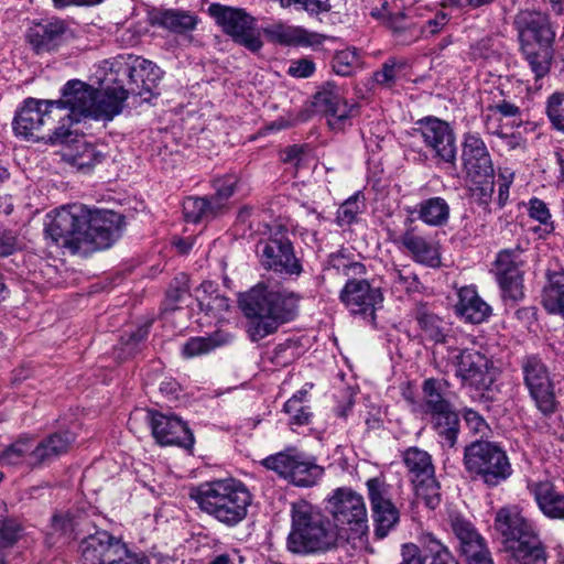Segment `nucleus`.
Returning a JSON list of instances; mask_svg holds the SVG:
<instances>
[{"mask_svg":"<svg viewBox=\"0 0 564 564\" xmlns=\"http://www.w3.org/2000/svg\"><path fill=\"white\" fill-rule=\"evenodd\" d=\"M291 525L286 551L296 556H317L349 542L346 531L337 528L319 507L306 500L291 505Z\"/></svg>","mask_w":564,"mask_h":564,"instance_id":"obj_1","label":"nucleus"},{"mask_svg":"<svg viewBox=\"0 0 564 564\" xmlns=\"http://www.w3.org/2000/svg\"><path fill=\"white\" fill-rule=\"evenodd\" d=\"M199 509L227 527L240 523L251 503V494L239 480L217 479L200 484L191 492Z\"/></svg>","mask_w":564,"mask_h":564,"instance_id":"obj_2","label":"nucleus"},{"mask_svg":"<svg viewBox=\"0 0 564 564\" xmlns=\"http://www.w3.org/2000/svg\"><path fill=\"white\" fill-rule=\"evenodd\" d=\"M334 268L350 276L340 291L339 299L354 315H360L373 323L376 310L382 303V294L379 289L372 288L365 279H356L366 273V267L361 262L351 261L345 256L336 254L330 259Z\"/></svg>","mask_w":564,"mask_h":564,"instance_id":"obj_3","label":"nucleus"},{"mask_svg":"<svg viewBox=\"0 0 564 564\" xmlns=\"http://www.w3.org/2000/svg\"><path fill=\"white\" fill-rule=\"evenodd\" d=\"M463 462L466 471L488 487H497L512 475L506 451L495 442H471L465 447Z\"/></svg>","mask_w":564,"mask_h":564,"instance_id":"obj_4","label":"nucleus"},{"mask_svg":"<svg viewBox=\"0 0 564 564\" xmlns=\"http://www.w3.org/2000/svg\"><path fill=\"white\" fill-rule=\"evenodd\" d=\"M412 142L410 143L406 155L417 154L414 160L425 162L426 153L416 150V142L422 141L431 150L433 158L440 162L455 164L457 156L456 137L448 122L436 117H425L416 122V127L411 132Z\"/></svg>","mask_w":564,"mask_h":564,"instance_id":"obj_5","label":"nucleus"},{"mask_svg":"<svg viewBox=\"0 0 564 564\" xmlns=\"http://www.w3.org/2000/svg\"><path fill=\"white\" fill-rule=\"evenodd\" d=\"M332 522L346 531L350 540L362 538L369 530L365 498L351 487H338L326 498Z\"/></svg>","mask_w":564,"mask_h":564,"instance_id":"obj_6","label":"nucleus"},{"mask_svg":"<svg viewBox=\"0 0 564 564\" xmlns=\"http://www.w3.org/2000/svg\"><path fill=\"white\" fill-rule=\"evenodd\" d=\"M262 466L273 470L289 484L300 488L316 486L325 474V468L316 463L314 456L295 447L265 457Z\"/></svg>","mask_w":564,"mask_h":564,"instance_id":"obj_7","label":"nucleus"},{"mask_svg":"<svg viewBox=\"0 0 564 564\" xmlns=\"http://www.w3.org/2000/svg\"><path fill=\"white\" fill-rule=\"evenodd\" d=\"M46 237L57 247L72 253L82 252L85 247V225L89 220V209L83 205L62 206L47 214Z\"/></svg>","mask_w":564,"mask_h":564,"instance_id":"obj_8","label":"nucleus"},{"mask_svg":"<svg viewBox=\"0 0 564 564\" xmlns=\"http://www.w3.org/2000/svg\"><path fill=\"white\" fill-rule=\"evenodd\" d=\"M79 552L84 564H151L143 553L131 552L121 539L105 530L83 538Z\"/></svg>","mask_w":564,"mask_h":564,"instance_id":"obj_9","label":"nucleus"},{"mask_svg":"<svg viewBox=\"0 0 564 564\" xmlns=\"http://www.w3.org/2000/svg\"><path fill=\"white\" fill-rule=\"evenodd\" d=\"M454 365L455 375L462 384L474 389L481 398L489 399L498 391L496 382L500 370L486 355L466 348L454 356Z\"/></svg>","mask_w":564,"mask_h":564,"instance_id":"obj_10","label":"nucleus"},{"mask_svg":"<svg viewBox=\"0 0 564 564\" xmlns=\"http://www.w3.org/2000/svg\"><path fill=\"white\" fill-rule=\"evenodd\" d=\"M402 460L416 499L427 508L435 509L441 502V486L435 477L432 456L426 451L412 446L402 453Z\"/></svg>","mask_w":564,"mask_h":564,"instance_id":"obj_11","label":"nucleus"},{"mask_svg":"<svg viewBox=\"0 0 564 564\" xmlns=\"http://www.w3.org/2000/svg\"><path fill=\"white\" fill-rule=\"evenodd\" d=\"M523 384L535 408L544 416L557 411L558 402L550 370L538 355H527L520 364Z\"/></svg>","mask_w":564,"mask_h":564,"instance_id":"obj_12","label":"nucleus"},{"mask_svg":"<svg viewBox=\"0 0 564 564\" xmlns=\"http://www.w3.org/2000/svg\"><path fill=\"white\" fill-rule=\"evenodd\" d=\"M444 383L437 379H426L423 382V410L432 415L437 434L445 444L453 447L457 440L458 416L452 410L451 403L443 397Z\"/></svg>","mask_w":564,"mask_h":564,"instance_id":"obj_13","label":"nucleus"},{"mask_svg":"<svg viewBox=\"0 0 564 564\" xmlns=\"http://www.w3.org/2000/svg\"><path fill=\"white\" fill-rule=\"evenodd\" d=\"M208 12L236 43L251 52H258L262 47V41L254 29V19L246 10L213 3Z\"/></svg>","mask_w":564,"mask_h":564,"instance_id":"obj_14","label":"nucleus"},{"mask_svg":"<svg viewBox=\"0 0 564 564\" xmlns=\"http://www.w3.org/2000/svg\"><path fill=\"white\" fill-rule=\"evenodd\" d=\"M249 297V311L260 310L275 318L281 325L293 321L299 314L300 295L288 290H272L258 284L245 293Z\"/></svg>","mask_w":564,"mask_h":564,"instance_id":"obj_15","label":"nucleus"},{"mask_svg":"<svg viewBox=\"0 0 564 564\" xmlns=\"http://www.w3.org/2000/svg\"><path fill=\"white\" fill-rule=\"evenodd\" d=\"M261 264L269 270L286 275H300L302 264L295 257L290 239L283 234H275L257 245Z\"/></svg>","mask_w":564,"mask_h":564,"instance_id":"obj_16","label":"nucleus"},{"mask_svg":"<svg viewBox=\"0 0 564 564\" xmlns=\"http://www.w3.org/2000/svg\"><path fill=\"white\" fill-rule=\"evenodd\" d=\"M520 45H538L550 50L554 43L556 31L550 17L541 11L521 10L513 20Z\"/></svg>","mask_w":564,"mask_h":564,"instance_id":"obj_17","label":"nucleus"},{"mask_svg":"<svg viewBox=\"0 0 564 564\" xmlns=\"http://www.w3.org/2000/svg\"><path fill=\"white\" fill-rule=\"evenodd\" d=\"M94 90L84 82L73 79L65 84L62 96L58 100H51L48 106L57 111L59 119L80 121L82 118L90 117L94 105Z\"/></svg>","mask_w":564,"mask_h":564,"instance_id":"obj_18","label":"nucleus"},{"mask_svg":"<svg viewBox=\"0 0 564 564\" xmlns=\"http://www.w3.org/2000/svg\"><path fill=\"white\" fill-rule=\"evenodd\" d=\"M51 100L26 99L17 111L12 126L15 134L26 140H45L43 127L52 117H58L57 111L48 102Z\"/></svg>","mask_w":564,"mask_h":564,"instance_id":"obj_19","label":"nucleus"},{"mask_svg":"<svg viewBox=\"0 0 564 564\" xmlns=\"http://www.w3.org/2000/svg\"><path fill=\"white\" fill-rule=\"evenodd\" d=\"M122 217L111 210H89L82 252L109 248L121 235Z\"/></svg>","mask_w":564,"mask_h":564,"instance_id":"obj_20","label":"nucleus"},{"mask_svg":"<svg viewBox=\"0 0 564 564\" xmlns=\"http://www.w3.org/2000/svg\"><path fill=\"white\" fill-rule=\"evenodd\" d=\"M462 166L469 182H480L495 177L491 155L478 133L464 134L462 143Z\"/></svg>","mask_w":564,"mask_h":564,"instance_id":"obj_21","label":"nucleus"},{"mask_svg":"<svg viewBox=\"0 0 564 564\" xmlns=\"http://www.w3.org/2000/svg\"><path fill=\"white\" fill-rule=\"evenodd\" d=\"M26 39L36 54L52 53L74 39V33L65 21L46 20L29 28Z\"/></svg>","mask_w":564,"mask_h":564,"instance_id":"obj_22","label":"nucleus"},{"mask_svg":"<svg viewBox=\"0 0 564 564\" xmlns=\"http://www.w3.org/2000/svg\"><path fill=\"white\" fill-rule=\"evenodd\" d=\"M148 419L152 435L160 445H177L187 449L194 445L193 433L178 416L148 412Z\"/></svg>","mask_w":564,"mask_h":564,"instance_id":"obj_23","label":"nucleus"},{"mask_svg":"<svg viewBox=\"0 0 564 564\" xmlns=\"http://www.w3.org/2000/svg\"><path fill=\"white\" fill-rule=\"evenodd\" d=\"M495 529L506 549L538 535L533 523L516 506H506L496 512Z\"/></svg>","mask_w":564,"mask_h":564,"instance_id":"obj_24","label":"nucleus"},{"mask_svg":"<svg viewBox=\"0 0 564 564\" xmlns=\"http://www.w3.org/2000/svg\"><path fill=\"white\" fill-rule=\"evenodd\" d=\"M314 105L325 112L327 122L334 130L341 129L354 110L343 97L341 89L332 82H326L315 94Z\"/></svg>","mask_w":564,"mask_h":564,"instance_id":"obj_25","label":"nucleus"},{"mask_svg":"<svg viewBox=\"0 0 564 564\" xmlns=\"http://www.w3.org/2000/svg\"><path fill=\"white\" fill-rule=\"evenodd\" d=\"M123 73L129 77L127 89L130 95L139 96L144 101L151 99L163 75L153 62L140 57L135 58L131 66H124Z\"/></svg>","mask_w":564,"mask_h":564,"instance_id":"obj_26","label":"nucleus"},{"mask_svg":"<svg viewBox=\"0 0 564 564\" xmlns=\"http://www.w3.org/2000/svg\"><path fill=\"white\" fill-rule=\"evenodd\" d=\"M387 12L388 2L384 1L381 9L371 11V15L376 19H383V23L391 30L398 44L410 45L424 34V29L417 25L411 14L404 12L391 14Z\"/></svg>","mask_w":564,"mask_h":564,"instance_id":"obj_27","label":"nucleus"},{"mask_svg":"<svg viewBox=\"0 0 564 564\" xmlns=\"http://www.w3.org/2000/svg\"><path fill=\"white\" fill-rule=\"evenodd\" d=\"M398 242L410 253L415 262L429 267L438 265V248L432 240L420 235L416 227L409 226L399 237Z\"/></svg>","mask_w":564,"mask_h":564,"instance_id":"obj_28","label":"nucleus"},{"mask_svg":"<svg viewBox=\"0 0 564 564\" xmlns=\"http://www.w3.org/2000/svg\"><path fill=\"white\" fill-rule=\"evenodd\" d=\"M528 488L546 518L564 521V492L558 491L549 480L531 482Z\"/></svg>","mask_w":564,"mask_h":564,"instance_id":"obj_29","label":"nucleus"},{"mask_svg":"<svg viewBox=\"0 0 564 564\" xmlns=\"http://www.w3.org/2000/svg\"><path fill=\"white\" fill-rule=\"evenodd\" d=\"M130 93L123 86H111L104 90H94V105L91 106L90 118L99 120H111L122 110L123 102Z\"/></svg>","mask_w":564,"mask_h":564,"instance_id":"obj_30","label":"nucleus"},{"mask_svg":"<svg viewBox=\"0 0 564 564\" xmlns=\"http://www.w3.org/2000/svg\"><path fill=\"white\" fill-rule=\"evenodd\" d=\"M455 311L460 318L471 324L486 322L492 312L491 306L479 296L475 286H464L458 291Z\"/></svg>","mask_w":564,"mask_h":564,"instance_id":"obj_31","label":"nucleus"},{"mask_svg":"<svg viewBox=\"0 0 564 564\" xmlns=\"http://www.w3.org/2000/svg\"><path fill=\"white\" fill-rule=\"evenodd\" d=\"M249 297L242 294L239 299V305L249 319L247 324V332L252 341H259L264 337L275 333L281 325L275 318L269 314L261 312L260 310L252 311L248 310Z\"/></svg>","mask_w":564,"mask_h":564,"instance_id":"obj_32","label":"nucleus"},{"mask_svg":"<svg viewBox=\"0 0 564 564\" xmlns=\"http://www.w3.org/2000/svg\"><path fill=\"white\" fill-rule=\"evenodd\" d=\"M153 25L173 33L183 34L193 31L198 22L195 13L181 9H165L154 12L151 17Z\"/></svg>","mask_w":564,"mask_h":564,"instance_id":"obj_33","label":"nucleus"},{"mask_svg":"<svg viewBox=\"0 0 564 564\" xmlns=\"http://www.w3.org/2000/svg\"><path fill=\"white\" fill-rule=\"evenodd\" d=\"M268 37L276 43L284 45H312L316 43L315 33H311L304 28L276 23L264 30Z\"/></svg>","mask_w":564,"mask_h":564,"instance_id":"obj_34","label":"nucleus"},{"mask_svg":"<svg viewBox=\"0 0 564 564\" xmlns=\"http://www.w3.org/2000/svg\"><path fill=\"white\" fill-rule=\"evenodd\" d=\"M509 564H546L545 549L538 535L506 549Z\"/></svg>","mask_w":564,"mask_h":564,"instance_id":"obj_35","label":"nucleus"},{"mask_svg":"<svg viewBox=\"0 0 564 564\" xmlns=\"http://www.w3.org/2000/svg\"><path fill=\"white\" fill-rule=\"evenodd\" d=\"M451 527L460 543V550L464 555L475 554V550H481L486 546L485 539L478 533L475 527L458 514L451 516Z\"/></svg>","mask_w":564,"mask_h":564,"instance_id":"obj_36","label":"nucleus"},{"mask_svg":"<svg viewBox=\"0 0 564 564\" xmlns=\"http://www.w3.org/2000/svg\"><path fill=\"white\" fill-rule=\"evenodd\" d=\"M547 283L543 289L542 304L552 314L564 317V271H549Z\"/></svg>","mask_w":564,"mask_h":564,"instance_id":"obj_37","label":"nucleus"},{"mask_svg":"<svg viewBox=\"0 0 564 564\" xmlns=\"http://www.w3.org/2000/svg\"><path fill=\"white\" fill-rule=\"evenodd\" d=\"M308 392L305 389L296 391L283 405V413L288 415L291 427L304 426L312 423L314 414L308 404Z\"/></svg>","mask_w":564,"mask_h":564,"instance_id":"obj_38","label":"nucleus"},{"mask_svg":"<svg viewBox=\"0 0 564 564\" xmlns=\"http://www.w3.org/2000/svg\"><path fill=\"white\" fill-rule=\"evenodd\" d=\"M183 214L189 223L208 221L220 215V205L207 197L189 196L183 202Z\"/></svg>","mask_w":564,"mask_h":564,"instance_id":"obj_39","label":"nucleus"},{"mask_svg":"<svg viewBox=\"0 0 564 564\" xmlns=\"http://www.w3.org/2000/svg\"><path fill=\"white\" fill-rule=\"evenodd\" d=\"M415 319L425 338L436 344L445 341L449 328L447 323L437 315L429 312L425 307H419L415 312Z\"/></svg>","mask_w":564,"mask_h":564,"instance_id":"obj_40","label":"nucleus"},{"mask_svg":"<svg viewBox=\"0 0 564 564\" xmlns=\"http://www.w3.org/2000/svg\"><path fill=\"white\" fill-rule=\"evenodd\" d=\"M419 218L430 226H443L449 218V206L442 197H431L416 206Z\"/></svg>","mask_w":564,"mask_h":564,"instance_id":"obj_41","label":"nucleus"},{"mask_svg":"<svg viewBox=\"0 0 564 564\" xmlns=\"http://www.w3.org/2000/svg\"><path fill=\"white\" fill-rule=\"evenodd\" d=\"M33 449V441L31 438H19L0 453V464L2 466L31 465V454Z\"/></svg>","mask_w":564,"mask_h":564,"instance_id":"obj_42","label":"nucleus"},{"mask_svg":"<svg viewBox=\"0 0 564 564\" xmlns=\"http://www.w3.org/2000/svg\"><path fill=\"white\" fill-rule=\"evenodd\" d=\"M69 163L78 171L89 172L95 165L102 162L105 154L97 147L85 141L79 142L77 150L67 155Z\"/></svg>","mask_w":564,"mask_h":564,"instance_id":"obj_43","label":"nucleus"},{"mask_svg":"<svg viewBox=\"0 0 564 564\" xmlns=\"http://www.w3.org/2000/svg\"><path fill=\"white\" fill-rule=\"evenodd\" d=\"M371 517L375 525V535L377 539H383L398 524L400 513L394 503L371 510Z\"/></svg>","mask_w":564,"mask_h":564,"instance_id":"obj_44","label":"nucleus"},{"mask_svg":"<svg viewBox=\"0 0 564 564\" xmlns=\"http://www.w3.org/2000/svg\"><path fill=\"white\" fill-rule=\"evenodd\" d=\"M370 510L392 502L391 487L383 477H372L365 482Z\"/></svg>","mask_w":564,"mask_h":564,"instance_id":"obj_45","label":"nucleus"},{"mask_svg":"<svg viewBox=\"0 0 564 564\" xmlns=\"http://www.w3.org/2000/svg\"><path fill=\"white\" fill-rule=\"evenodd\" d=\"M522 251L519 246L512 249L501 250L495 261L497 276L521 273L519 267L523 263L521 259Z\"/></svg>","mask_w":564,"mask_h":564,"instance_id":"obj_46","label":"nucleus"},{"mask_svg":"<svg viewBox=\"0 0 564 564\" xmlns=\"http://www.w3.org/2000/svg\"><path fill=\"white\" fill-rule=\"evenodd\" d=\"M89 522L85 518H74L69 513L54 514L52 518V529L68 538L78 539L85 531Z\"/></svg>","mask_w":564,"mask_h":564,"instance_id":"obj_47","label":"nucleus"},{"mask_svg":"<svg viewBox=\"0 0 564 564\" xmlns=\"http://www.w3.org/2000/svg\"><path fill=\"white\" fill-rule=\"evenodd\" d=\"M228 341V338H220L219 335L208 337H193L188 339L182 349L183 356L186 358L197 357L208 354L218 346Z\"/></svg>","mask_w":564,"mask_h":564,"instance_id":"obj_48","label":"nucleus"},{"mask_svg":"<svg viewBox=\"0 0 564 564\" xmlns=\"http://www.w3.org/2000/svg\"><path fill=\"white\" fill-rule=\"evenodd\" d=\"M521 52L530 65L535 78H542L550 70L549 50L535 48V45H520Z\"/></svg>","mask_w":564,"mask_h":564,"instance_id":"obj_49","label":"nucleus"},{"mask_svg":"<svg viewBox=\"0 0 564 564\" xmlns=\"http://www.w3.org/2000/svg\"><path fill=\"white\" fill-rule=\"evenodd\" d=\"M502 291V299L512 305L524 296L522 273L497 276Z\"/></svg>","mask_w":564,"mask_h":564,"instance_id":"obj_50","label":"nucleus"},{"mask_svg":"<svg viewBox=\"0 0 564 564\" xmlns=\"http://www.w3.org/2000/svg\"><path fill=\"white\" fill-rule=\"evenodd\" d=\"M422 543L427 556H431V564H458L448 549L432 534H425Z\"/></svg>","mask_w":564,"mask_h":564,"instance_id":"obj_51","label":"nucleus"},{"mask_svg":"<svg viewBox=\"0 0 564 564\" xmlns=\"http://www.w3.org/2000/svg\"><path fill=\"white\" fill-rule=\"evenodd\" d=\"M545 113L552 127L564 132V91H555L546 98Z\"/></svg>","mask_w":564,"mask_h":564,"instance_id":"obj_52","label":"nucleus"},{"mask_svg":"<svg viewBox=\"0 0 564 564\" xmlns=\"http://www.w3.org/2000/svg\"><path fill=\"white\" fill-rule=\"evenodd\" d=\"M389 278L392 282V286L399 292L410 293L417 290V276L408 267L392 268L389 271Z\"/></svg>","mask_w":564,"mask_h":564,"instance_id":"obj_53","label":"nucleus"},{"mask_svg":"<svg viewBox=\"0 0 564 564\" xmlns=\"http://www.w3.org/2000/svg\"><path fill=\"white\" fill-rule=\"evenodd\" d=\"M238 177L236 175H226L214 181L215 195L210 197L213 203L220 205V214L226 208V202L236 191Z\"/></svg>","mask_w":564,"mask_h":564,"instance_id":"obj_54","label":"nucleus"},{"mask_svg":"<svg viewBox=\"0 0 564 564\" xmlns=\"http://www.w3.org/2000/svg\"><path fill=\"white\" fill-rule=\"evenodd\" d=\"M359 55L356 50H343L337 52L332 59L333 70L340 76H349L357 68Z\"/></svg>","mask_w":564,"mask_h":564,"instance_id":"obj_55","label":"nucleus"},{"mask_svg":"<svg viewBox=\"0 0 564 564\" xmlns=\"http://www.w3.org/2000/svg\"><path fill=\"white\" fill-rule=\"evenodd\" d=\"M528 205L530 218L540 223L544 234L553 232L555 227L547 205L536 197L531 198Z\"/></svg>","mask_w":564,"mask_h":564,"instance_id":"obj_56","label":"nucleus"},{"mask_svg":"<svg viewBox=\"0 0 564 564\" xmlns=\"http://www.w3.org/2000/svg\"><path fill=\"white\" fill-rule=\"evenodd\" d=\"M23 534L24 528L18 519H3L0 522V549L13 546Z\"/></svg>","mask_w":564,"mask_h":564,"instance_id":"obj_57","label":"nucleus"},{"mask_svg":"<svg viewBox=\"0 0 564 564\" xmlns=\"http://www.w3.org/2000/svg\"><path fill=\"white\" fill-rule=\"evenodd\" d=\"M51 120H57L58 126L53 129L51 133L45 134L46 142L51 144H68V143H79L80 140H77V134L70 129L75 121H67L64 119H59L58 117H52Z\"/></svg>","mask_w":564,"mask_h":564,"instance_id":"obj_58","label":"nucleus"},{"mask_svg":"<svg viewBox=\"0 0 564 564\" xmlns=\"http://www.w3.org/2000/svg\"><path fill=\"white\" fill-rule=\"evenodd\" d=\"M405 63L397 58H388L379 70L373 74V79L377 84L391 87L399 73L404 68Z\"/></svg>","mask_w":564,"mask_h":564,"instance_id":"obj_59","label":"nucleus"},{"mask_svg":"<svg viewBox=\"0 0 564 564\" xmlns=\"http://www.w3.org/2000/svg\"><path fill=\"white\" fill-rule=\"evenodd\" d=\"M364 208L362 197L359 194H355L347 198L337 210V221L339 225H350L361 213Z\"/></svg>","mask_w":564,"mask_h":564,"instance_id":"obj_60","label":"nucleus"},{"mask_svg":"<svg viewBox=\"0 0 564 564\" xmlns=\"http://www.w3.org/2000/svg\"><path fill=\"white\" fill-rule=\"evenodd\" d=\"M463 419L471 433L479 436H487L490 427L485 419L473 409L463 410Z\"/></svg>","mask_w":564,"mask_h":564,"instance_id":"obj_61","label":"nucleus"},{"mask_svg":"<svg viewBox=\"0 0 564 564\" xmlns=\"http://www.w3.org/2000/svg\"><path fill=\"white\" fill-rule=\"evenodd\" d=\"M30 456L31 465L36 467L58 458L56 453L52 451L51 445H48L47 437L41 441L36 446L33 445L32 454Z\"/></svg>","mask_w":564,"mask_h":564,"instance_id":"obj_62","label":"nucleus"},{"mask_svg":"<svg viewBox=\"0 0 564 564\" xmlns=\"http://www.w3.org/2000/svg\"><path fill=\"white\" fill-rule=\"evenodd\" d=\"M295 357V346L293 341L286 340L279 344L272 351L271 361L278 367H285Z\"/></svg>","mask_w":564,"mask_h":564,"instance_id":"obj_63","label":"nucleus"},{"mask_svg":"<svg viewBox=\"0 0 564 564\" xmlns=\"http://www.w3.org/2000/svg\"><path fill=\"white\" fill-rule=\"evenodd\" d=\"M47 440L52 451L56 453L57 457H59L68 452L75 441V437L69 432H62L48 435Z\"/></svg>","mask_w":564,"mask_h":564,"instance_id":"obj_64","label":"nucleus"}]
</instances>
